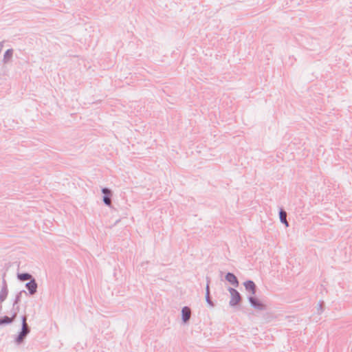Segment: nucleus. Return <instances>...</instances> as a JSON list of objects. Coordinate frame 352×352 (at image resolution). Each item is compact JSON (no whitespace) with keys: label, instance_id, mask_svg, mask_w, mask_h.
<instances>
[{"label":"nucleus","instance_id":"nucleus-5","mask_svg":"<svg viewBox=\"0 0 352 352\" xmlns=\"http://www.w3.org/2000/svg\"><path fill=\"white\" fill-rule=\"evenodd\" d=\"M26 287L30 291V292L32 294L36 292L37 285L34 280H31L30 282L26 284Z\"/></svg>","mask_w":352,"mask_h":352},{"label":"nucleus","instance_id":"nucleus-8","mask_svg":"<svg viewBox=\"0 0 352 352\" xmlns=\"http://www.w3.org/2000/svg\"><path fill=\"white\" fill-rule=\"evenodd\" d=\"M286 212H284V211H280V221L284 223L285 224L286 226H288V223L287 221V219H286Z\"/></svg>","mask_w":352,"mask_h":352},{"label":"nucleus","instance_id":"nucleus-2","mask_svg":"<svg viewBox=\"0 0 352 352\" xmlns=\"http://www.w3.org/2000/svg\"><path fill=\"white\" fill-rule=\"evenodd\" d=\"M226 278L230 283L234 285L235 287H237L239 285L237 278L233 274L228 273L226 275Z\"/></svg>","mask_w":352,"mask_h":352},{"label":"nucleus","instance_id":"nucleus-7","mask_svg":"<svg viewBox=\"0 0 352 352\" xmlns=\"http://www.w3.org/2000/svg\"><path fill=\"white\" fill-rule=\"evenodd\" d=\"M14 318H15V315H14L11 318H10L8 316H4L3 318H0V324L10 323Z\"/></svg>","mask_w":352,"mask_h":352},{"label":"nucleus","instance_id":"nucleus-3","mask_svg":"<svg viewBox=\"0 0 352 352\" xmlns=\"http://www.w3.org/2000/svg\"><path fill=\"white\" fill-rule=\"evenodd\" d=\"M182 319L184 322H186L189 320L190 317V310L188 307H185L182 309Z\"/></svg>","mask_w":352,"mask_h":352},{"label":"nucleus","instance_id":"nucleus-13","mask_svg":"<svg viewBox=\"0 0 352 352\" xmlns=\"http://www.w3.org/2000/svg\"><path fill=\"white\" fill-rule=\"evenodd\" d=\"M102 192H103L104 193H105V194H106V193H109V192H109V190H107V189H106V188H104V189L102 190Z\"/></svg>","mask_w":352,"mask_h":352},{"label":"nucleus","instance_id":"nucleus-9","mask_svg":"<svg viewBox=\"0 0 352 352\" xmlns=\"http://www.w3.org/2000/svg\"><path fill=\"white\" fill-rule=\"evenodd\" d=\"M28 333V326L26 323V318H23V330L21 336H25Z\"/></svg>","mask_w":352,"mask_h":352},{"label":"nucleus","instance_id":"nucleus-4","mask_svg":"<svg viewBox=\"0 0 352 352\" xmlns=\"http://www.w3.org/2000/svg\"><path fill=\"white\" fill-rule=\"evenodd\" d=\"M245 289L250 291L252 294H255V284L251 280H248L245 283Z\"/></svg>","mask_w":352,"mask_h":352},{"label":"nucleus","instance_id":"nucleus-11","mask_svg":"<svg viewBox=\"0 0 352 352\" xmlns=\"http://www.w3.org/2000/svg\"><path fill=\"white\" fill-rule=\"evenodd\" d=\"M104 202L107 204V205H110L111 204V199L109 197H104Z\"/></svg>","mask_w":352,"mask_h":352},{"label":"nucleus","instance_id":"nucleus-6","mask_svg":"<svg viewBox=\"0 0 352 352\" xmlns=\"http://www.w3.org/2000/svg\"><path fill=\"white\" fill-rule=\"evenodd\" d=\"M250 301L252 306L257 307L258 309H262L264 307L262 302H261L259 300L254 298H250Z\"/></svg>","mask_w":352,"mask_h":352},{"label":"nucleus","instance_id":"nucleus-10","mask_svg":"<svg viewBox=\"0 0 352 352\" xmlns=\"http://www.w3.org/2000/svg\"><path fill=\"white\" fill-rule=\"evenodd\" d=\"M18 277L21 280H27L31 278L29 274H21L18 275Z\"/></svg>","mask_w":352,"mask_h":352},{"label":"nucleus","instance_id":"nucleus-14","mask_svg":"<svg viewBox=\"0 0 352 352\" xmlns=\"http://www.w3.org/2000/svg\"><path fill=\"white\" fill-rule=\"evenodd\" d=\"M206 290H207V297H208V295H209V288H208V285H207V288H206Z\"/></svg>","mask_w":352,"mask_h":352},{"label":"nucleus","instance_id":"nucleus-12","mask_svg":"<svg viewBox=\"0 0 352 352\" xmlns=\"http://www.w3.org/2000/svg\"><path fill=\"white\" fill-rule=\"evenodd\" d=\"M12 55V52L10 50H8L6 52V56H10Z\"/></svg>","mask_w":352,"mask_h":352},{"label":"nucleus","instance_id":"nucleus-1","mask_svg":"<svg viewBox=\"0 0 352 352\" xmlns=\"http://www.w3.org/2000/svg\"><path fill=\"white\" fill-rule=\"evenodd\" d=\"M229 292L231 295V300H230V304L232 305H236L241 300V296L239 292L235 290L234 289L230 288L229 289Z\"/></svg>","mask_w":352,"mask_h":352}]
</instances>
